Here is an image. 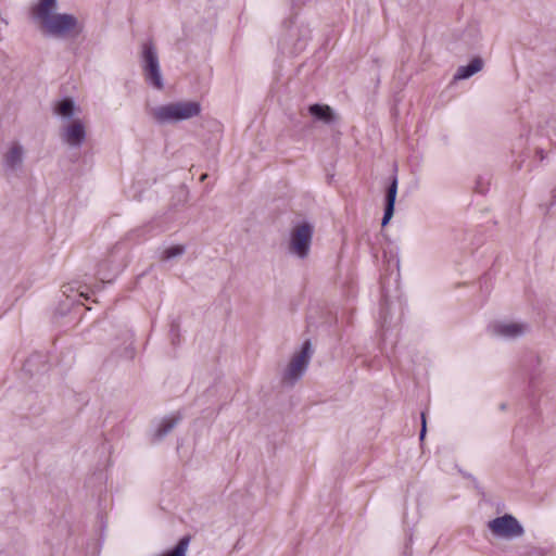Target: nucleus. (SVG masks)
<instances>
[{
	"label": "nucleus",
	"mask_w": 556,
	"mask_h": 556,
	"mask_svg": "<svg viewBox=\"0 0 556 556\" xmlns=\"http://www.w3.org/2000/svg\"><path fill=\"white\" fill-rule=\"evenodd\" d=\"M58 9V0H38L31 8V15L41 23L45 31L53 37H76L83 29L78 18L68 13H54Z\"/></svg>",
	"instance_id": "f257e3e1"
},
{
	"label": "nucleus",
	"mask_w": 556,
	"mask_h": 556,
	"mask_svg": "<svg viewBox=\"0 0 556 556\" xmlns=\"http://www.w3.org/2000/svg\"><path fill=\"white\" fill-rule=\"evenodd\" d=\"M201 112V105L197 101H178L151 108L149 113L155 123L160 125L174 124L195 117Z\"/></svg>",
	"instance_id": "f03ea898"
},
{
	"label": "nucleus",
	"mask_w": 556,
	"mask_h": 556,
	"mask_svg": "<svg viewBox=\"0 0 556 556\" xmlns=\"http://www.w3.org/2000/svg\"><path fill=\"white\" fill-rule=\"evenodd\" d=\"M313 236L314 226L309 222L302 220L294 224L290 230L288 244L289 253L300 260L307 258L312 247Z\"/></svg>",
	"instance_id": "7ed1b4c3"
},
{
	"label": "nucleus",
	"mask_w": 556,
	"mask_h": 556,
	"mask_svg": "<svg viewBox=\"0 0 556 556\" xmlns=\"http://www.w3.org/2000/svg\"><path fill=\"white\" fill-rule=\"evenodd\" d=\"M141 66L147 83L156 89H163L164 81L157 50L151 40L143 42L141 46Z\"/></svg>",
	"instance_id": "20e7f679"
},
{
	"label": "nucleus",
	"mask_w": 556,
	"mask_h": 556,
	"mask_svg": "<svg viewBox=\"0 0 556 556\" xmlns=\"http://www.w3.org/2000/svg\"><path fill=\"white\" fill-rule=\"evenodd\" d=\"M313 356L312 343L304 341L301 351L295 353L282 374V382L294 386L305 374Z\"/></svg>",
	"instance_id": "39448f33"
},
{
	"label": "nucleus",
	"mask_w": 556,
	"mask_h": 556,
	"mask_svg": "<svg viewBox=\"0 0 556 556\" xmlns=\"http://www.w3.org/2000/svg\"><path fill=\"white\" fill-rule=\"evenodd\" d=\"M489 529L493 534L506 539L519 538L525 533L520 522L509 514L492 519L489 522Z\"/></svg>",
	"instance_id": "423d86ee"
},
{
	"label": "nucleus",
	"mask_w": 556,
	"mask_h": 556,
	"mask_svg": "<svg viewBox=\"0 0 556 556\" xmlns=\"http://www.w3.org/2000/svg\"><path fill=\"white\" fill-rule=\"evenodd\" d=\"M489 330L492 336L505 340H514L522 337L529 330V326L523 323L516 321H495Z\"/></svg>",
	"instance_id": "0eeeda50"
},
{
	"label": "nucleus",
	"mask_w": 556,
	"mask_h": 556,
	"mask_svg": "<svg viewBox=\"0 0 556 556\" xmlns=\"http://www.w3.org/2000/svg\"><path fill=\"white\" fill-rule=\"evenodd\" d=\"M25 148L20 141H11L3 154L2 165L7 173L21 170L25 160Z\"/></svg>",
	"instance_id": "6e6552de"
},
{
	"label": "nucleus",
	"mask_w": 556,
	"mask_h": 556,
	"mask_svg": "<svg viewBox=\"0 0 556 556\" xmlns=\"http://www.w3.org/2000/svg\"><path fill=\"white\" fill-rule=\"evenodd\" d=\"M63 139L71 147L79 148L86 139V128L81 121L76 119L63 129Z\"/></svg>",
	"instance_id": "1a4fd4ad"
},
{
	"label": "nucleus",
	"mask_w": 556,
	"mask_h": 556,
	"mask_svg": "<svg viewBox=\"0 0 556 556\" xmlns=\"http://www.w3.org/2000/svg\"><path fill=\"white\" fill-rule=\"evenodd\" d=\"M397 185L399 180L396 175L391 178V182L387 188L386 192V204H384V213L381 220V225L386 226L394 215V207L397 194Z\"/></svg>",
	"instance_id": "9d476101"
},
{
	"label": "nucleus",
	"mask_w": 556,
	"mask_h": 556,
	"mask_svg": "<svg viewBox=\"0 0 556 556\" xmlns=\"http://www.w3.org/2000/svg\"><path fill=\"white\" fill-rule=\"evenodd\" d=\"M308 113L319 122L332 124L337 121L334 111L327 104L314 103L308 106Z\"/></svg>",
	"instance_id": "9b49d317"
},
{
	"label": "nucleus",
	"mask_w": 556,
	"mask_h": 556,
	"mask_svg": "<svg viewBox=\"0 0 556 556\" xmlns=\"http://www.w3.org/2000/svg\"><path fill=\"white\" fill-rule=\"evenodd\" d=\"M483 67V60L473 58L467 65L459 66L454 75L455 80L468 79Z\"/></svg>",
	"instance_id": "f8f14e48"
},
{
	"label": "nucleus",
	"mask_w": 556,
	"mask_h": 556,
	"mask_svg": "<svg viewBox=\"0 0 556 556\" xmlns=\"http://www.w3.org/2000/svg\"><path fill=\"white\" fill-rule=\"evenodd\" d=\"M180 420V415H173L162 419L154 432V438L156 440L164 439L179 424Z\"/></svg>",
	"instance_id": "ddd939ff"
},
{
	"label": "nucleus",
	"mask_w": 556,
	"mask_h": 556,
	"mask_svg": "<svg viewBox=\"0 0 556 556\" xmlns=\"http://www.w3.org/2000/svg\"><path fill=\"white\" fill-rule=\"evenodd\" d=\"M54 112L65 119H71L75 114V102L71 98H64L55 104Z\"/></svg>",
	"instance_id": "4468645a"
},
{
	"label": "nucleus",
	"mask_w": 556,
	"mask_h": 556,
	"mask_svg": "<svg viewBox=\"0 0 556 556\" xmlns=\"http://www.w3.org/2000/svg\"><path fill=\"white\" fill-rule=\"evenodd\" d=\"M118 271H119V269L117 267H115L114 269L111 268L110 261H104L99 264L97 275L102 283H105V282L110 283L116 277Z\"/></svg>",
	"instance_id": "2eb2a0df"
},
{
	"label": "nucleus",
	"mask_w": 556,
	"mask_h": 556,
	"mask_svg": "<svg viewBox=\"0 0 556 556\" xmlns=\"http://www.w3.org/2000/svg\"><path fill=\"white\" fill-rule=\"evenodd\" d=\"M123 340V350L118 351L119 356L132 359L135 356V349L132 346V333L128 329H124L121 333Z\"/></svg>",
	"instance_id": "dca6fc26"
},
{
	"label": "nucleus",
	"mask_w": 556,
	"mask_h": 556,
	"mask_svg": "<svg viewBox=\"0 0 556 556\" xmlns=\"http://www.w3.org/2000/svg\"><path fill=\"white\" fill-rule=\"evenodd\" d=\"M190 538L182 536L178 543L169 551L165 552L161 556H186L188 546H189Z\"/></svg>",
	"instance_id": "f3484780"
},
{
	"label": "nucleus",
	"mask_w": 556,
	"mask_h": 556,
	"mask_svg": "<svg viewBox=\"0 0 556 556\" xmlns=\"http://www.w3.org/2000/svg\"><path fill=\"white\" fill-rule=\"evenodd\" d=\"M186 249L184 245H172L163 251L162 260L169 261L175 257L181 256L185 253Z\"/></svg>",
	"instance_id": "a211bd4d"
},
{
	"label": "nucleus",
	"mask_w": 556,
	"mask_h": 556,
	"mask_svg": "<svg viewBox=\"0 0 556 556\" xmlns=\"http://www.w3.org/2000/svg\"><path fill=\"white\" fill-rule=\"evenodd\" d=\"M489 180L483 177H479L476 182V191L484 194L488 191Z\"/></svg>",
	"instance_id": "6ab92c4d"
},
{
	"label": "nucleus",
	"mask_w": 556,
	"mask_h": 556,
	"mask_svg": "<svg viewBox=\"0 0 556 556\" xmlns=\"http://www.w3.org/2000/svg\"><path fill=\"white\" fill-rule=\"evenodd\" d=\"M43 356L39 353H36V354H33L26 362H25V365H24V368L26 370H28L29 372L33 374V365L35 363H37L38 361H40Z\"/></svg>",
	"instance_id": "aec40b11"
},
{
	"label": "nucleus",
	"mask_w": 556,
	"mask_h": 556,
	"mask_svg": "<svg viewBox=\"0 0 556 556\" xmlns=\"http://www.w3.org/2000/svg\"><path fill=\"white\" fill-rule=\"evenodd\" d=\"M427 432V421H426V414L421 413V429L419 433L420 440H424Z\"/></svg>",
	"instance_id": "412c9836"
},
{
	"label": "nucleus",
	"mask_w": 556,
	"mask_h": 556,
	"mask_svg": "<svg viewBox=\"0 0 556 556\" xmlns=\"http://www.w3.org/2000/svg\"><path fill=\"white\" fill-rule=\"evenodd\" d=\"M386 309H387V300H384L383 303H381V316L383 318V325L387 324Z\"/></svg>",
	"instance_id": "4be33fe9"
},
{
	"label": "nucleus",
	"mask_w": 556,
	"mask_h": 556,
	"mask_svg": "<svg viewBox=\"0 0 556 556\" xmlns=\"http://www.w3.org/2000/svg\"><path fill=\"white\" fill-rule=\"evenodd\" d=\"M536 154L539 155L540 160L543 161L544 160V151L542 149H538L536 150Z\"/></svg>",
	"instance_id": "5701e85b"
},
{
	"label": "nucleus",
	"mask_w": 556,
	"mask_h": 556,
	"mask_svg": "<svg viewBox=\"0 0 556 556\" xmlns=\"http://www.w3.org/2000/svg\"><path fill=\"white\" fill-rule=\"evenodd\" d=\"M143 230H144V228H142V229H136V230H134L132 232H130V236L139 235V233H141Z\"/></svg>",
	"instance_id": "b1692460"
},
{
	"label": "nucleus",
	"mask_w": 556,
	"mask_h": 556,
	"mask_svg": "<svg viewBox=\"0 0 556 556\" xmlns=\"http://www.w3.org/2000/svg\"><path fill=\"white\" fill-rule=\"evenodd\" d=\"M500 409L505 410V409H506V404H505V403H502V404L500 405Z\"/></svg>",
	"instance_id": "393cba45"
}]
</instances>
